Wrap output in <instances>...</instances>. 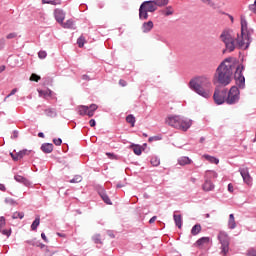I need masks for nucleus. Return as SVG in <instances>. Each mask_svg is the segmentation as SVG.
<instances>
[{"label":"nucleus","instance_id":"obj_1","mask_svg":"<svg viewBox=\"0 0 256 256\" xmlns=\"http://www.w3.org/2000/svg\"><path fill=\"white\" fill-rule=\"evenodd\" d=\"M235 67L236 64L233 62V58H225L216 69L213 79L214 85H220V87L231 85Z\"/></svg>","mask_w":256,"mask_h":256},{"label":"nucleus","instance_id":"obj_2","mask_svg":"<svg viewBox=\"0 0 256 256\" xmlns=\"http://www.w3.org/2000/svg\"><path fill=\"white\" fill-rule=\"evenodd\" d=\"M189 87L192 91L204 97V99H209L211 93H213V86L211 82L205 78H195L189 82Z\"/></svg>","mask_w":256,"mask_h":256},{"label":"nucleus","instance_id":"obj_3","mask_svg":"<svg viewBox=\"0 0 256 256\" xmlns=\"http://www.w3.org/2000/svg\"><path fill=\"white\" fill-rule=\"evenodd\" d=\"M254 33L255 30L253 28L247 27V20L245 18H241V37L238 36L236 38L239 49H249V45L253 42V38L251 36Z\"/></svg>","mask_w":256,"mask_h":256},{"label":"nucleus","instance_id":"obj_4","mask_svg":"<svg viewBox=\"0 0 256 256\" xmlns=\"http://www.w3.org/2000/svg\"><path fill=\"white\" fill-rule=\"evenodd\" d=\"M232 33L233 30L225 29L220 35L221 41L225 44L227 51H229L230 53H232V51H235V37H233Z\"/></svg>","mask_w":256,"mask_h":256},{"label":"nucleus","instance_id":"obj_5","mask_svg":"<svg viewBox=\"0 0 256 256\" xmlns=\"http://www.w3.org/2000/svg\"><path fill=\"white\" fill-rule=\"evenodd\" d=\"M234 69V80L236 87H238V89H245V76L243 75V71H245V65L236 64Z\"/></svg>","mask_w":256,"mask_h":256},{"label":"nucleus","instance_id":"obj_6","mask_svg":"<svg viewBox=\"0 0 256 256\" xmlns=\"http://www.w3.org/2000/svg\"><path fill=\"white\" fill-rule=\"evenodd\" d=\"M241 99V91L239 90V87L232 86L230 90H227L226 95V104L227 105H237Z\"/></svg>","mask_w":256,"mask_h":256},{"label":"nucleus","instance_id":"obj_7","mask_svg":"<svg viewBox=\"0 0 256 256\" xmlns=\"http://www.w3.org/2000/svg\"><path fill=\"white\" fill-rule=\"evenodd\" d=\"M97 109H99V106L97 104H90L89 106L80 105L77 107L78 115H80L81 117H85V115L93 117Z\"/></svg>","mask_w":256,"mask_h":256},{"label":"nucleus","instance_id":"obj_8","mask_svg":"<svg viewBox=\"0 0 256 256\" xmlns=\"http://www.w3.org/2000/svg\"><path fill=\"white\" fill-rule=\"evenodd\" d=\"M218 240L221 245V255L227 256V253H229V235L224 231H220L218 234Z\"/></svg>","mask_w":256,"mask_h":256},{"label":"nucleus","instance_id":"obj_9","mask_svg":"<svg viewBox=\"0 0 256 256\" xmlns=\"http://www.w3.org/2000/svg\"><path fill=\"white\" fill-rule=\"evenodd\" d=\"M213 99L216 105H223V103H227V88L222 90L216 88L214 91Z\"/></svg>","mask_w":256,"mask_h":256},{"label":"nucleus","instance_id":"obj_10","mask_svg":"<svg viewBox=\"0 0 256 256\" xmlns=\"http://www.w3.org/2000/svg\"><path fill=\"white\" fill-rule=\"evenodd\" d=\"M182 116H169L166 120L167 125L174 127V129H180Z\"/></svg>","mask_w":256,"mask_h":256},{"label":"nucleus","instance_id":"obj_11","mask_svg":"<svg viewBox=\"0 0 256 256\" xmlns=\"http://www.w3.org/2000/svg\"><path fill=\"white\" fill-rule=\"evenodd\" d=\"M140 7L148 11V13H155L157 10V4L155 3V0L144 1Z\"/></svg>","mask_w":256,"mask_h":256},{"label":"nucleus","instance_id":"obj_12","mask_svg":"<svg viewBox=\"0 0 256 256\" xmlns=\"http://www.w3.org/2000/svg\"><path fill=\"white\" fill-rule=\"evenodd\" d=\"M239 173L246 185H251L253 183V178H251V174H249V168H240Z\"/></svg>","mask_w":256,"mask_h":256},{"label":"nucleus","instance_id":"obj_13","mask_svg":"<svg viewBox=\"0 0 256 256\" xmlns=\"http://www.w3.org/2000/svg\"><path fill=\"white\" fill-rule=\"evenodd\" d=\"M191 125H193V120L182 116V121L180 122V128L182 131H187L191 128Z\"/></svg>","mask_w":256,"mask_h":256},{"label":"nucleus","instance_id":"obj_14","mask_svg":"<svg viewBox=\"0 0 256 256\" xmlns=\"http://www.w3.org/2000/svg\"><path fill=\"white\" fill-rule=\"evenodd\" d=\"M98 194L100 195V197L104 201V203H106V205H113V202H111V198H109V195H107L105 188L100 186L98 188Z\"/></svg>","mask_w":256,"mask_h":256},{"label":"nucleus","instance_id":"obj_15","mask_svg":"<svg viewBox=\"0 0 256 256\" xmlns=\"http://www.w3.org/2000/svg\"><path fill=\"white\" fill-rule=\"evenodd\" d=\"M54 17H55L57 23H63V21H65V12L61 9H55Z\"/></svg>","mask_w":256,"mask_h":256},{"label":"nucleus","instance_id":"obj_16","mask_svg":"<svg viewBox=\"0 0 256 256\" xmlns=\"http://www.w3.org/2000/svg\"><path fill=\"white\" fill-rule=\"evenodd\" d=\"M40 149L46 154L53 153V143H43Z\"/></svg>","mask_w":256,"mask_h":256},{"label":"nucleus","instance_id":"obj_17","mask_svg":"<svg viewBox=\"0 0 256 256\" xmlns=\"http://www.w3.org/2000/svg\"><path fill=\"white\" fill-rule=\"evenodd\" d=\"M203 191L209 192L215 189V184L211 180H205L204 184L202 185Z\"/></svg>","mask_w":256,"mask_h":256},{"label":"nucleus","instance_id":"obj_18","mask_svg":"<svg viewBox=\"0 0 256 256\" xmlns=\"http://www.w3.org/2000/svg\"><path fill=\"white\" fill-rule=\"evenodd\" d=\"M191 163H193V160L187 156L178 158V165H181L182 167H185V165H191Z\"/></svg>","mask_w":256,"mask_h":256},{"label":"nucleus","instance_id":"obj_19","mask_svg":"<svg viewBox=\"0 0 256 256\" xmlns=\"http://www.w3.org/2000/svg\"><path fill=\"white\" fill-rule=\"evenodd\" d=\"M174 223L178 229H181L183 227V218L181 217V214H174L173 215Z\"/></svg>","mask_w":256,"mask_h":256},{"label":"nucleus","instance_id":"obj_20","mask_svg":"<svg viewBox=\"0 0 256 256\" xmlns=\"http://www.w3.org/2000/svg\"><path fill=\"white\" fill-rule=\"evenodd\" d=\"M154 24L153 21H148V22H144L142 25V31L143 33H149L151 31V29H153Z\"/></svg>","mask_w":256,"mask_h":256},{"label":"nucleus","instance_id":"obj_21","mask_svg":"<svg viewBox=\"0 0 256 256\" xmlns=\"http://www.w3.org/2000/svg\"><path fill=\"white\" fill-rule=\"evenodd\" d=\"M139 19H141V21H145L149 19V12L145 8H142L141 6L139 8Z\"/></svg>","mask_w":256,"mask_h":256},{"label":"nucleus","instance_id":"obj_22","mask_svg":"<svg viewBox=\"0 0 256 256\" xmlns=\"http://www.w3.org/2000/svg\"><path fill=\"white\" fill-rule=\"evenodd\" d=\"M203 157L204 159H206V161H209V163H214V165H219V158H216L215 156H211L209 154H204Z\"/></svg>","mask_w":256,"mask_h":256},{"label":"nucleus","instance_id":"obj_23","mask_svg":"<svg viewBox=\"0 0 256 256\" xmlns=\"http://www.w3.org/2000/svg\"><path fill=\"white\" fill-rule=\"evenodd\" d=\"M228 227L230 229H235V227H237V223L235 222V215L234 214L229 215Z\"/></svg>","mask_w":256,"mask_h":256},{"label":"nucleus","instance_id":"obj_24","mask_svg":"<svg viewBox=\"0 0 256 256\" xmlns=\"http://www.w3.org/2000/svg\"><path fill=\"white\" fill-rule=\"evenodd\" d=\"M15 181H17V183H23V185H29V180H27V178L21 176V175H16L14 176Z\"/></svg>","mask_w":256,"mask_h":256},{"label":"nucleus","instance_id":"obj_25","mask_svg":"<svg viewBox=\"0 0 256 256\" xmlns=\"http://www.w3.org/2000/svg\"><path fill=\"white\" fill-rule=\"evenodd\" d=\"M210 238L209 237H201L200 239H198L196 241V245L197 247H201L203 245H207V243H209Z\"/></svg>","mask_w":256,"mask_h":256},{"label":"nucleus","instance_id":"obj_26","mask_svg":"<svg viewBox=\"0 0 256 256\" xmlns=\"http://www.w3.org/2000/svg\"><path fill=\"white\" fill-rule=\"evenodd\" d=\"M31 153H33V150H27V149L20 150L19 152H17L18 160L23 159L25 155H31Z\"/></svg>","mask_w":256,"mask_h":256},{"label":"nucleus","instance_id":"obj_27","mask_svg":"<svg viewBox=\"0 0 256 256\" xmlns=\"http://www.w3.org/2000/svg\"><path fill=\"white\" fill-rule=\"evenodd\" d=\"M201 233V224H196L191 229V235H199Z\"/></svg>","mask_w":256,"mask_h":256},{"label":"nucleus","instance_id":"obj_28","mask_svg":"<svg viewBox=\"0 0 256 256\" xmlns=\"http://www.w3.org/2000/svg\"><path fill=\"white\" fill-rule=\"evenodd\" d=\"M40 223H41V218H39V216H38V217L35 218V220L31 224V230L32 231H37V227H39Z\"/></svg>","mask_w":256,"mask_h":256},{"label":"nucleus","instance_id":"obj_29","mask_svg":"<svg viewBox=\"0 0 256 256\" xmlns=\"http://www.w3.org/2000/svg\"><path fill=\"white\" fill-rule=\"evenodd\" d=\"M150 163L153 167H159L161 165V159L157 156H153L150 160Z\"/></svg>","mask_w":256,"mask_h":256},{"label":"nucleus","instance_id":"obj_30","mask_svg":"<svg viewBox=\"0 0 256 256\" xmlns=\"http://www.w3.org/2000/svg\"><path fill=\"white\" fill-rule=\"evenodd\" d=\"M47 117H55L57 115V110L55 108H49L45 110Z\"/></svg>","mask_w":256,"mask_h":256},{"label":"nucleus","instance_id":"obj_31","mask_svg":"<svg viewBox=\"0 0 256 256\" xmlns=\"http://www.w3.org/2000/svg\"><path fill=\"white\" fill-rule=\"evenodd\" d=\"M156 7H165V5H169V0H154Z\"/></svg>","mask_w":256,"mask_h":256},{"label":"nucleus","instance_id":"obj_32","mask_svg":"<svg viewBox=\"0 0 256 256\" xmlns=\"http://www.w3.org/2000/svg\"><path fill=\"white\" fill-rule=\"evenodd\" d=\"M42 3L47 5H61V0H42Z\"/></svg>","mask_w":256,"mask_h":256},{"label":"nucleus","instance_id":"obj_33","mask_svg":"<svg viewBox=\"0 0 256 256\" xmlns=\"http://www.w3.org/2000/svg\"><path fill=\"white\" fill-rule=\"evenodd\" d=\"M126 121L130 123L131 127H135V116H133V114L128 115Z\"/></svg>","mask_w":256,"mask_h":256},{"label":"nucleus","instance_id":"obj_34","mask_svg":"<svg viewBox=\"0 0 256 256\" xmlns=\"http://www.w3.org/2000/svg\"><path fill=\"white\" fill-rule=\"evenodd\" d=\"M64 29H73V27H75V23L73 22V20H67L64 25H63Z\"/></svg>","mask_w":256,"mask_h":256},{"label":"nucleus","instance_id":"obj_35","mask_svg":"<svg viewBox=\"0 0 256 256\" xmlns=\"http://www.w3.org/2000/svg\"><path fill=\"white\" fill-rule=\"evenodd\" d=\"M23 217H25L23 212H14L12 215V219H23Z\"/></svg>","mask_w":256,"mask_h":256},{"label":"nucleus","instance_id":"obj_36","mask_svg":"<svg viewBox=\"0 0 256 256\" xmlns=\"http://www.w3.org/2000/svg\"><path fill=\"white\" fill-rule=\"evenodd\" d=\"M133 152L135 153V155H141V153L143 152L141 145H134Z\"/></svg>","mask_w":256,"mask_h":256},{"label":"nucleus","instance_id":"obj_37","mask_svg":"<svg viewBox=\"0 0 256 256\" xmlns=\"http://www.w3.org/2000/svg\"><path fill=\"white\" fill-rule=\"evenodd\" d=\"M81 181H83V177H81V175H76L70 180V183H81Z\"/></svg>","mask_w":256,"mask_h":256},{"label":"nucleus","instance_id":"obj_38","mask_svg":"<svg viewBox=\"0 0 256 256\" xmlns=\"http://www.w3.org/2000/svg\"><path fill=\"white\" fill-rule=\"evenodd\" d=\"M77 45L78 47H83L85 45V37L83 36H80L78 39H77Z\"/></svg>","mask_w":256,"mask_h":256},{"label":"nucleus","instance_id":"obj_39","mask_svg":"<svg viewBox=\"0 0 256 256\" xmlns=\"http://www.w3.org/2000/svg\"><path fill=\"white\" fill-rule=\"evenodd\" d=\"M30 81H35L36 83H39V81H41V76L34 73L31 75Z\"/></svg>","mask_w":256,"mask_h":256},{"label":"nucleus","instance_id":"obj_40","mask_svg":"<svg viewBox=\"0 0 256 256\" xmlns=\"http://www.w3.org/2000/svg\"><path fill=\"white\" fill-rule=\"evenodd\" d=\"M92 240L94 241V243H96V245L101 244V235L96 234L92 237Z\"/></svg>","mask_w":256,"mask_h":256},{"label":"nucleus","instance_id":"obj_41","mask_svg":"<svg viewBox=\"0 0 256 256\" xmlns=\"http://www.w3.org/2000/svg\"><path fill=\"white\" fill-rule=\"evenodd\" d=\"M5 203H7V205H17V201H15L13 198H5Z\"/></svg>","mask_w":256,"mask_h":256},{"label":"nucleus","instance_id":"obj_42","mask_svg":"<svg viewBox=\"0 0 256 256\" xmlns=\"http://www.w3.org/2000/svg\"><path fill=\"white\" fill-rule=\"evenodd\" d=\"M169 15H173V7L172 6L166 7L165 16L169 17Z\"/></svg>","mask_w":256,"mask_h":256},{"label":"nucleus","instance_id":"obj_43","mask_svg":"<svg viewBox=\"0 0 256 256\" xmlns=\"http://www.w3.org/2000/svg\"><path fill=\"white\" fill-rule=\"evenodd\" d=\"M248 9H249V11H252L254 13V15H256V0L254 1L253 4H250L248 6Z\"/></svg>","mask_w":256,"mask_h":256},{"label":"nucleus","instance_id":"obj_44","mask_svg":"<svg viewBox=\"0 0 256 256\" xmlns=\"http://www.w3.org/2000/svg\"><path fill=\"white\" fill-rule=\"evenodd\" d=\"M38 57H39V59H45L47 57V52L46 51H39L38 52Z\"/></svg>","mask_w":256,"mask_h":256},{"label":"nucleus","instance_id":"obj_45","mask_svg":"<svg viewBox=\"0 0 256 256\" xmlns=\"http://www.w3.org/2000/svg\"><path fill=\"white\" fill-rule=\"evenodd\" d=\"M5 45H7L5 38H0V49H5Z\"/></svg>","mask_w":256,"mask_h":256},{"label":"nucleus","instance_id":"obj_46","mask_svg":"<svg viewBox=\"0 0 256 256\" xmlns=\"http://www.w3.org/2000/svg\"><path fill=\"white\" fill-rule=\"evenodd\" d=\"M53 143L54 145L59 146L63 143V140L61 138H54Z\"/></svg>","mask_w":256,"mask_h":256},{"label":"nucleus","instance_id":"obj_47","mask_svg":"<svg viewBox=\"0 0 256 256\" xmlns=\"http://www.w3.org/2000/svg\"><path fill=\"white\" fill-rule=\"evenodd\" d=\"M2 235H5L6 237H11V229L7 230H1Z\"/></svg>","mask_w":256,"mask_h":256},{"label":"nucleus","instance_id":"obj_48","mask_svg":"<svg viewBox=\"0 0 256 256\" xmlns=\"http://www.w3.org/2000/svg\"><path fill=\"white\" fill-rule=\"evenodd\" d=\"M202 3H206V5H209L210 7H215V2H213V0H202Z\"/></svg>","mask_w":256,"mask_h":256},{"label":"nucleus","instance_id":"obj_49","mask_svg":"<svg viewBox=\"0 0 256 256\" xmlns=\"http://www.w3.org/2000/svg\"><path fill=\"white\" fill-rule=\"evenodd\" d=\"M15 38H17L16 32H11L6 36V39H15Z\"/></svg>","mask_w":256,"mask_h":256},{"label":"nucleus","instance_id":"obj_50","mask_svg":"<svg viewBox=\"0 0 256 256\" xmlns=\"http://www.w3.org/2000/svg\"><path fill=\"white\" fill-rule=\"evenodd\" d=\"M39 93H43V95L45 97H51V95H53V91H51L50 89H48L47 91L43 92V91H40Z\"/></svg>","mask_w":256,"mask_h":256},{"label":"nucleus","instance_id":"obj_51","mask_svg":"<svg viewBox=\"0 0 256 256\" xmlns=\"http://www.w3.org/2000/svg\"><path fill=\"white\" fill-rule=\"evenodd\" d=\"M247 256H256V250L251 248L247 251Z\"/></svg>","mask_w":256,"mask_h":256},{"label":"nucleus","instance_id":"obj_52","mask_svg":"<svg viewBox=\"0 0 256 256\" xmlns=\"http://www.w3.org/2000/svg\"><path fill=\"white\" fill-rule=\"evenodd\" d=\"M149 143H151L152 141H161V137L159 136H152L148 139Z\"/></svg>","mask_w":256,"mask_h":256},{"label":"nucleus","instance_id":"obj_53","mask_svg":"<svg viewBox=\"0 0 256 256\" xmlns=\"http://www.w3.org/2000/svg\"><path fill=\"white\" fill-rule=\"evenodd\" d=\"M4 225H5V217L1 216L0 217V232L3 229Z\"/></svg>","mask_w":256,"mask_h":256},{"label":"nucleus","instance_id":"obj_54","mask_svg":"<svg viewBox=\"0 0 256 256\" xmlns=\"http://www.w3.org/2000/svg\"><path fill=\"white\" fill-rule=\"evenodd\" d=\"M10 156L12 157L13 161H19V156H18L17 152L15 154L13 152H11Z\"/></svg>","mask_w":256,"mask_h":256},{"label":"nucleus","instance_id":"obj_55","mask_svg":"<svg viewBox=\"0 0 256 256\" xmlns=\"http://www.w3.org/2000/svg\"><path fill=\"white\" fill-rule=\"evenodd\" d=\"M17 137H19V131L14 130L13 135L11 136V139H17Z\"/></svg>","mask_w":256,"mask_h":256},{"label":"nucleus","instance_id":"obj_56","mask_svg":"<svg viewBox=\"0 0 256 256\" xmlns=\"http://www.w3.org/2000/svg\"><path fill=\"white\" fill-rule=\"evenodd\" d=\"M119 85H121V87H127V81L120 79L119 80Z\"/></svg>","mask_w":256,"mask_h":256},{"label":"nucleus","instance_id":"obj_57","mask_svg":"<svg viewBox=\"0 0 256 256\" xmlns=\"http://www.w3.org/2000/svg\"><path fill=\"white\" fill-rule=\"evenodd\" d=\"M17 88H14L11 90V92L7 95V97H12V95H15V93H17Z\"/></svg>","mask_w":256,"mask_h":256},{"label":"nucleus","instance_id":"obj_58","mask_svg":"<svg viewBox=\"0 0 256 256\" xmlns=\"http://www.w3.org/2000/svg\"><path fill=\"white\" fill-rule=\"evenodd\" d=\"M41 237H42V239H43V241L45 242V243H49V239H47V236L45 235V233H41Z\"/></svg>","mask_w":256,"mask_h":256},{"label":"nucleus","instance_id":"obj_59","mask_svg":"<svg viewBox=\"0 0 256 256\" xmlns=\"http://www.w3.org/2000/svg\"><path fill=\"white\" fill-rule=\"evenodd\" d=\"M89 125H90V127H95V125H97V122L95 121V119H91L89 121Z\"/></svg>","mask_w":256,"mask_h":256},{"label":"nucleus","instance_id":"obj_60","mask_svg":"<svg viewBox=\"0 0 256 256\" xmlns=\"http://www.w3.org/2000/svg\"><path fill=\"white\" fill-rule=\"evenodd\" d=\"M82 79L83 81H91V78L87 74L82 75Z\"/></svg>","mask_w":256,"mask_h":256},{"label":"nucleus","instance_id":"obj_61","mask_svg":"<svg viewBox=\"0 0 256 256\" xmlns=\"http://www.w3.org/2000/svg\"><path fill=\"white\" fill-rule=\"evenodd\" d=\"M107 157H109V159H115V154L108 152L106 153Z\"/></svg>","mask_w":256,"mask_h":256},{"label":"nucleus","instance_id":"obj_62","mask_svg":"<svg viewBox=\"0 0 256 256\" xmlns=\"http://www.w3.org/2000/svg\"><path fill=\"white\" fill-rule=\"evenodd\" d=\"M228 191H229V193H233V184L232 183L228 184Z\"/></svg>","mask_w":256,"mask_h":256},{"label":"nucleus","instance_id":"obj_63","mask_svg":"<svg viewBox=\"0 0 256 256\" xmlns=\"http://www.w3.org/2000/svg\"><path fill=\"white\" fill-rule=\"evenodd\" d=\"M0 191H7V188L5 187V184L0 183Z\"/></svg>","mask_w":256,"mask_h":256},{"label":"nucleus","instance_id":"obj_64","mask_svg":"<svg viewBox=\"0 0 256 256\" xmlns=\"http://www.w3.org/2000/svg\"><path fill=\"white\" fill-rule=\"evenodd\" d=\"M154 221H157V216H153L150 220L149 223L153 224Z\"/></svg>","mask_w":256,"mask_h":256}]
</instances>
